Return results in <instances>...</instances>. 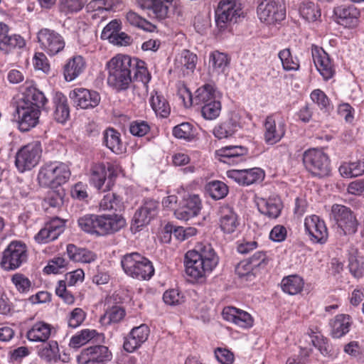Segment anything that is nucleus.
<instances>
[{"instance_id": "obj_11", "label": "nucleus", "mask_w": 364, "mask_h": 364, "mask_svg": "<svg viewBox=\"0 0 364 364\" xmlns=\"http://www.w3.org/2000/svg\"><path fill=\"white\" fill-rule=\"evenodd\" d=\"M304 231L313 244H325L328 238V231L325 221L316 215H307L304 218Z\"/></svg>"}, {"instance_id": "obj_51", "label": "nucleus", "mask_w": 364, "mask_h": 364, "mask_svg": "<svg viewBox=\"0 0 364 364\" xmlns=\"http://www.w3.org/2000/svg\"><path fill=\"white\" fill-rule=\"evenodd\" d=\"M203 117L208 120L217 119L221 112L220 99L211 101L210 103L200 107Z\"/></svg>"}, {"instance_id": "obj_34", "label": "nucleus", "mask_w": 364, "mask_h": 364, "mask_svg": "<svg viewBox=\"0 0 364 364\" xmlns=\"http://www.w3.org/2000/svg\"><path fill=\"white\" fill-rule=\"evenodd\" d=\"M259 211L269 218H277L282 209V203L278 198H261L257 202Z\"/></svg>"}, {"instance_id": "obj_57", "label": "nucleus", "mask_w": 364, "mask_h": 364, "mask_svg": "<svg viewBox=\"0 0 364 364\" xmlns=\"http://www.w3.org/2000/svg\"><path fill=\"white\" fill-rule=\"evenodd\" d=\"M177 60L181 64V69L184 68L188 71L193 72L196 68L197 56L189 50H185Z\"/></svg>"}, {"instance_id": "obj_55", "label": "nucleus", "mask_w": 364, "mask_h": 364, "mask_svg": "<svg viewBox=\"0 0 364 364\" xmlns=\"http://www.w3.org/2000/svg\"><path fill=\"white\" fill-rule=\"evenodd\" d=\"M253 267L249 260H243L237 265L235 272L240 278L252 281L255 277L252 272Z\"/></svg>"}, {"instance_id": "obj_48", "label": "nucleus", "mask_w": 364, "mask_h": 364, "mask_svg": "<svg viewBox=\"0 0 364 364\" xmlns=\"http://www.w3.org/2000/svg\"><path fill=\"white\" fill-rule=\"evenodd\" d=\"M205 190L209 196L215 200L225 198L228 193V186L220 181H213L208 183L205 186Z\"/></svg>"}, {"instance_id": "obj_18", "label": "nucleus", "mask_w": 364, "mask_h": 364, "mask_svg": "<svg viewBox=\"0 0 364 364\" xmlns=\"http://www.w3.org/2000/svg\"><path fill=\"white\" fill-rule=\"evenodd\" d=\"M113 166L104 164H94L90 169V183L97 190L109 191L112 185L111 176L113 173Z\"/></svg>"}, {"instance_id": "obj_24", "label": "nucleus", "mask_w": 364, "mask_h": 364, "mask_svg": "<svg viewBox=\"0 0 364 364\" xmlns=\"http://www.w3.org/2000/svg\"><path fill=\"white\" fill-rule=\"evenodd\" d=\"M159 204L153 199H146L141 206L135 212L133 217V225L139 229L149 223L158 213Z\"/></svg>"}, {"instance_id": "obj_49", "label": "nucleus", "mask_w": 364, "mask_h": 364, "mask_svg": "<svg viewBox=\"0 0 364 364\" xmlns=\"http://www.w3.org/2000/svg\"><path fill=\"white\" fill-rule=\"evenodd\" d=\"M299 14L307 21H315L321 16L318 6L311 1L303 2L301 4Z\"/></svg>"}, {"instance_id": "obj_47", "label": "nucleus", "mask_w": 364, "mask_h": 364, "mask_svg": "<svg viewBox=\"0 0 364 364\" xmlns=\"http://www.w3.org/2000/svg\"><path fill=\"white\" fill-rule=\"evenodd\" d=\"M283 69L286 71H296L300 68L299 60L293 56L289 48H284L278 53Z\"/></svg>"}, {"instance_id": "obj_15", "label": "nucleus", "mask_w": 364, "mask_h": 364, "mask_svg": "<svg viewBox=\"0 0 364 364\" xmlns=\"http://www.w3.org/2000/svg\"><path fill=\"white\" fill-rule=\"evenodd\" d=\"M16 113L20 131L26 132L37 125L41 110L28 102L19 100L16 105Z\"/></svg>"}, {"instance_id": "obj_21", "label": "nucleus", "mask_w": 364, "mask_h": 364, "mask_svg": "<svg viewBox=\"0 0 364 364\" xmlns=\"http://www.w3.org/2000/svg\"><path fill=\"white\" fill-rule=\"evenodd\" d=\"M202 208L201 199L197 194H188L183 197L180 208L175 215L179 220H188L197 216Z\"/></svg>"}, {"instance_id": "obj_44", "label": "nucleus", "mask_w": 364, "mask_h": 364, "mask_svg": "<svg viewBox=\"0 0 364 364\" xmlns=\"http://www.w3.org/2000/svg\"><path fill=\"white\" fill-rule=\"evenodd\" d=\"M151 107L157 116L165 118L171 112V107L163 95L157 91L151 94L150 98Z\"/></svg>"}, {"instance_id": "obj_29", "label": "nucleus", "mask_w": 364, "mask_h": 364, "mask_svg": "<svg viewBox=\"0 0 364 364\" xmlns=\"http://www.w3.org/2000/svg\"><path fill=\"white\" fill-rule=\"evenodd\" d=\"M173 0H137L139 6L149 10L155 18L162 20L168 16V4Z\"/></svg>"}, {"instance_id": "obj_13", "label": "nucleus", "mask_w": 364, "mask_h": 364, "mask_svg": "<svg viewBox=\"0 0 364 364\" xmlns=\"http://www.w3.org/2000/svg\"><path fill=\"white\" fill-rule=\"evenodd\" d=\"M241 14V4L237 0H221L215 10V23L220 29H225L228 24L236 21Z\"/></svg>"}, {"instance_id": "obj_3", "label": "nucleus", "mask_w": 364, "mask_h": 364, "mask_svg": "<svg viewBox=\"0 0 364 364\" xmlns=\"http://www.w3.org/2000/svg\"><path fill=\"white\" fill-rule=\"evenodd\" d=\"M132 58L118 54L107 63L108 85L117 91H124L129 87L132 77Z\"/></svg>"}, {"instance_id": "obj_59", "label": "nucleus", "mask_w": 364, "mask_h": 364, "mask_svg": "<svg viewBox=\"0 0 364 364\" xmlns=\"http://www.w3.org/2000/svg\"><path fill=\"white\" fill-rule=\"evenodd\" d=\"M86 318V313L81 308H75L68 317V326L76 328L80 326Z\"/></svg>"}, {"instance_id": "obj_28", "label": "nucleus", "mask_w": 364, "mask_h": 364, "mask_svg": "<svg viewBox=\"0 0 364 364\" xmlns=\"http://www.w3.org/2000/svg\"><path fill=\"white\" fill-rule=\"evenodd\" d=\"M219 215V225L224 233L231 234L237 230L240 220L232 208L228 205L220 207Z\"/></svg>"}, {"instance_id": "obj_43", "label": "nucleus", "mask_w": 364, "mask_h": 364, "mask_svg": "<svg viewBox=\"0 0 364 364\" xmlns=\"http://www.w3.org/2000/svg\"><path fill=\"white\" fill-rule=\"evenodd\" d=\"M304 279L297 274L285 277L281 282L282 291L290 295H296L300 293L304 288Z\"/></svg>"}, {"instance_id": "obj_8", "label": "nucleus", "mask_w": 364, "mask_h": 364, "mask_svg": "<svg viewBox=\"0 0 364 364\" xmlns=\"http://www.w3.org/2000/svg\"><path fill=\"white\" fill-rule=\"evenodd\" d=\"M41 152L42 146L38 141L22 146L16 154L15 165L18 171L23 173L34 168L39 162Z\"/></svg>"}, {"instance_id": "obj_7", "label": "nucleus", "mask_w": 364, "mask_h": 364, "mask_svg": "<svg viewBox=\"0 0 364 364\" xmlns=\"http://www.w3.org/2000/svg\"><path fill=\"white\" fill-rule=\"evenodd\" d=\"M28 259V250L25 243L20 241L11 242L2 252L1 267L6 271L19 268Z\"/></svg>"}, {"instance_id": "obj_63", "label": "nucleus", "mask_w": 364, "mask_h": 364, "mask_svg": "<svg viewBox=\"0 0 364 364\" xmlns=\"http://www.w3.org/2000/svg\"><path fill=\"white\" fill-rule=\"evenodd\" d=\"M125 316L124 309L119 306H114L109 309L105 314L104 318H107L108 323H118Z\"/></svg>"}, {"instance_id": "obj_40", "label": "nucleus", "mask_w": 364, "mask_h": 364, "mask_svg": "<svg viewBox=\"0 0 364 364\" xmlns=\"http://www.w3.org/2000/svg\"><path fill=\"white\" fill-rule=\"evenodd\" d=\"M230 58L228 54L214 50L209 54V65L217 74L224 73L228 69Z\"/></svg>"}, {"instance_id": "obj_12", "label": "nucleus", "mask_w": 364, "mask_h": 364, "mask_svg": "<svg viewBox=\"0 0 364 364\" xmlns=\"http://www.w3.org/2000/svg\"><path fill=\"white\" fill-rule=\"evenodd\" d=\"M40 48L50 56L61 52L65 46L63 37L54 30L42 28L37 34Z\"/></svg>"}, {"instance_id": "obj_45", "label": "nucleus", "mask_w": 364, "mask_h": 364, "mask_svg": "<svg viewBox=\"0 0 364 364\" xmlns=\"http://www.w3.org/2000/svg\"><path fill=\"white\" fill-rule=\"evenodd\" d=\"M97 332L94 329H82L72 336L70 340L69 346L73 348H79L87 344L97 336Z\"/></svg>"}, {"instance_id": "obj_42", "label": "nucleus", "mask_w": 364, "mask_h": 364, "mask_svg": "<svg viewBox=\"0 0 364 364\" xmlns=\"http://www.w3.org/2000/svg\"><path fill=\"white\" fill-rule=\"evenodd\" d=\"M103 143L112 152L119 154L123 152V144L120 134L113 128H108L103 132Z\"/></svg>"}, {"instance_id": "obj_36", "label": "nucleus", "mask_w": 364, "mask_h": 364, "mask_svg": "<svg viewBox=\"0 0 364 364\" xmlns=\"http://www.w3.org/2000/svg\"><path fill=\"white\" fill-rule=\"evenodd\" d=\"M85 62L80 55H75L66 63L63 74L66 81L70 82L76 79L85 70Z\"/></svg>"}, {"instance_id": "obj_33", "label": "nucleus", "mask_w": 364, "mask_h": 364, "mask_svg": "<svg viewBox=\"0 0 364 364\" xmlns=\"http://www.w3.org/2000/svg\"><path fill=\"white\" fill-rule=\"evenodd\" d=\"M24 90L23 97L20 101L28 102L38 109H41L47 102L44 94L33 86V82L26 81L24 84Z\"/></svg>"}, {"instance_id": "obj_38", "label": "nucleus", "mask_w": 364, "mask_h": 364, "mask_svg": "<svg viewBox=\"0 0 364 364\" xmlns=\"http://www.w3.org/2000/svg\"><path fill=\"white\" fill-rule=\"evenodd\" d=\"M67 254L71 260L77 262L91 263L97 259L96 254L92 251L77 247L73 244L67 245Z\"/></svg>"}, {"instance_id": "obj_6", "label": "nucleus", "mask_w": 364, "mask_h": 364, "mask_svg": "<svg viewBox=\"0 0 364 364\" xmlns=\"http://www.w3.org/2000/svg\"><path fill=\"white\" fill-rule=\"evenodd\" d=\"M302 161L306 170L314 177L321 178L331 173V160L321 149L306 150L302 155Z\"/></svg>"}, {"instance_id": "obj_50", "label": "nucleus", "mask_w": 364, "mask_h": 364, "mask_svg": "<svg viewBox=\"0 0 364 364\" xmlns=\"http://www.w3.org/2000/svg\"><path fill=\"white\" fill-rule=\"evenodd\" d=\"M172 133L176 138L186 141H191L196 137V130L188 122H183L174 127Z\"/></svg>"}, {"instance_id": "obj_62", "label": "nucleus", "mask_w": 364, "mask_h": 364, "mask_svg": "<svg viewBox=\"0 0 364 364\" xmlns=\"http://www.w3.org/2000/svg\"><path fill=\"white\" fill-rule=\"evenodd\" d=\"M63 203V195L59 191H50L43 200V206L46 208H58Z\"/></svg>"}, {"instance_id": "obj_22", "label": "nucleus", "mask_w": 364, "mask_h": 364, "mask_svg": "<svg viewBox=\"0 0 364 364\" xmlns=\"http://www.w3.org/2000/svg\"><path fill=\"white\" fill-rule=\"evenodd\" d=\"M70 97L75 105L81 109L94 108L99 105L101 99L97 92L82 87L72 90Z\"/></svg>"}, {"instance_id": "obj_64", "label": "nucleus", "mask_w": 364, "mask_h": 364, "mask_svg": "<svg viewBox=\"0 0 364 364\" xmlns=\"http://www.w3.org/2000/svg\"><path fill=\"white\" fill-rule=\"evenodd\" d=\"M120 21L117 19L111 21L102 30L101 38L111 41L115 35L119 31Z\"/></svg>"}, {"instance_id": "obj_2", "label": "nucleus", "mask_w": 364, "mask_h": 364, "mask_svg": "<svg viewBox=\"0 0 364 364\" xmlns=\"http://www.w3.org/2000/svg\"><path fill=\"white\" fill-rule=\"evenodd\" d=\"M77 224L82 231L103 237L119 231L126 225V220L117 214H87L77 220Z\"/></svg>"}, {"instance_id": "obj_37", "label": "nucleus", "mask_w": 364, "mask_h": 364, "mask_svg": "<svg viewBox=\"0 0 364 364\" xmlns=\"http://www.w3.org/2000/svg\"><path fill=\"white\" fill-rule=\"evenodd\" d=\"M53 104L55 119L59 123H65L70 116V108L66 96L61 92H56L53 98Z\"/></svg>"}, {"instance_id": "obj_17", "label": "nucleus", "mask_w": 364, "mask_h": 364, "mask_svg": "<svg viewBox=\"0 0 364 364\" xmlns=\"http://www.w3.org/2000/svg\"><path fill=\"white\" fill-rule=\"evenodd\" d=\"M112 353L105 346L85 348L77 357L78 364H104L112 359Z\"/></svg>"}, {"instance_id": "obj_14", "label": "nucleus", "mask_w": 364, "mask_h": 364, "mask_svg": "<svg viewBox=\"0 0 364 364\" xmlns=\"http://www.w3.org/2000/svg\"><path fill=\"white\" fill-rule=\"evenodd\" d=\"M184 93L188 98V103L184 102L186 107L192 105H198L202 107L206 103H210L211 101L217 100L221 98L220 92L217 90L213 84L206 83L200 87L195 92V95L193 97L191 92L186 88L184 89ZM181 95V98L185 101L184 95Z\"/></svg>"}, {"instance_id": "obj_54", "label": "nucleus", "mask_w": 364, "mask_h": 364, "mask_svg": "<svg viewBox=\"0 0 364 364\" xmlns=\"http://www.w3.org/2000/svg\"><path fill=\"white\" fill-rule=\"evenodd\" d=\"M310 97L312 101L316 103L321 110L328 112L333 109L330 100L322 90L319 89L313 90Z\"/></svg>"}, {"instance_id": "obj_25", "label": "nucleus", "mask_w": 364, "mask_h": 364, "mask_svg": "<svg viewBox=\"0 0 364 364\" xmlns=\"http://www.w3.org/2000/svg\"><path fill=\"white\" fill-rule=\"evenodd\" d=\"M65 230V221L55 218L47 223L36 235L35 240L38 243H48L56 240Z\"/></svg>"}, {"instance_id": "obj_35", "label": "nucleus", "mask_w": 364, "mask_h": 364, "mask_svg": "<svg viewBox=\"0 0 364 364\" xmlns=\"http://www.w3.org/2000/svg\"><path fill=\"white\" fill-rule=\"evenodd\" d=\"M132 73H134V82H141L144 91L147 92L149 88L148 85L151 79V76L146 67L145 62L136 58H132Z\"/></svg>"}, {"instance_id": "obj_27", "label": "nucleus", "mask_w": 364, "mask_h": 364, "mask_svg": "<svg viewBox=\"0 0 364 364\" xmlns=\"http://www.w3.org/2000/svg\"><path fill=\"white\" fill-rule=\"evenodd\" d=\"M26 45L25 40L19 35H9V27L0 22V50L9 53L15 48H21Z\"/></svg>"}, {"instance_id": "obj_16", "label": "nucleus", "mask_w": 364, "mask_h": 364, "mask_svg": "<svg viewBox=\"0 0 364 364\" xmlns=\"http://www.w3.org/2000/svg\"><path fill=\"white\" fill-rule=\"evenodd\" d=\"M264 140L268 145H274L284 136L286 124L275 114L266 117L264 124Z\"/></svg>"}, {"instance_id": "obj_32", "label": "nucleus", "mask_w": 364, "mask_h": 364, "mask_svg": "<svg viewBox=\"0 0 364 364\" xmlns=\"http://www.w3.org/2000/svg\"><path fill=\"white\" fill-rule=\"evenodd\" d=\"M353 321L349 315L338 314L329 322L331 336L334 338H341L350 329Z\"/></svg>"}, {"instance_id": "obj_41", "label": "nucleus", "mask_w": 364, "mask_h": 364, "mask_svg": "<svg viewBox=\"0 0 364 364\" xmlns=\"http://www.w3.org/2000/svg\"><path fill=\"white\" fill-rule=\"evenodd\" d=\"M240 128V124L231 118L217 124L213 130V134L219 139H225L232 136Z\"/></svg>"}, {"instance_id": "obj_31", "label": "nucleus", "mask_w": 364, "mask_h": 364, "mask_svg": "<svg viewBox=\"0 0 364 364\" xmlns=\"http://www.w3.org/2000/svg\"><path fill=\"white\" fill-rule=\"evenodd\" d=\"M247 149L242 146H227L217 151L220 160L229 164H237L243 160Z\"/></svg>"}, {"instance_id": "obj_1", "label": "nucleus", "mask_w": 364, "mask_h": 364, "mask_svg": "<svg viewBox=\"0 0 364 364\" xmlns=\"http://www.w3.org/2000/svg\"><path fill=\"white\" fill-rule=\"evenodd\" d=\"M219 257L212 245L200 243L185 255L186 274L194 279L205 278L217 267Z\"/></svg>"}, {"instance_id": "obj_58", "label": "nucleus", "mask_w": 364, "mask_h": 364, "mask_svg": "<svg viewBox=\"0 0 364 364\" xmlns=\"http://www.w3.org/2000/svg\"><path fill=\"white\" fill-rule=\"evenodd\" d=\"M87 0H60V11L65 14L75 13L80 11Z\"/></svg>"}, {"instance_id": "obj_53", "label": "nucleus", "mask_w": 364, "mask_h": 364, "mask_svg": "<svg viewBox=\"0 0 364 364\" xmlns=\"http://www.w3.org/2000/svg\"><path fill=\"white\" fill-rule=\"evenodd\" d=\"M122 207V200L114 193H109L104 196L100 203V208L102 210H119Z\"/></svg>"}, {"instance_id": "obj_60", "label": "nucleus", "mask_w": 364, "mask_h": 364, "mask_svg": "<svg viewBox=\"0 0 364 364\" xmlns=\"http://www.w3.org/2000/svg\"><path fill=\"white\" fill-rule=\"evenodd\" d=\"M66 260L61 257H54L49 261L47 266L44 267V272L46 274H58L62 272L67 265Z\"/></svg>"}, {"instance_id": "obj_19", "label": "nucleus", "mask_w": 364, "mask_h": 364, "mask_svg": "<svg viewBox=\"0 0 364 364\" xmlns=\"http://www.w3.org/2000/svg\"><path fill=\"white\" fill-rule=\"evenodd\" d=\"M227 176L241 186H250L262 181L264 172L259 168L232 169L227 171Z\"/></svg>"}, {"instance_id": "obj_9", "label": "nucleus", "mask_w": 364, "mask_h": 364, "mask_svg": "<svg viewBox=\"0 0 364 364\" xmlns=\"http://www.w3.org/2000/svg\"><path fill=\"white\" fill-rule=\"evenodd\" d=\"M331 215L338 225L340 235H350L356 232L358 223L349 208L334 204L331 207Z\"/></svg>"}, {"instance_id": "obj_39", "label": "nucleus", "mask_w": 364, "mask_h": 364, "mask_svg": "<svg viewBox=\"0 0 364 364\" xmlns=\"http://www.w3.org/2000/svg\"><path fill=\"white\" fill-rule=\"evenodd\" d=\"M51 333V326L45 322H37L27 331V338L32 342H46Z\"/></svg>"}, {"instance_id": "obj_26", "label": "nucleus", "mask_w": 364, "mask_h": 364, "mask_svg": "<svg viewBox=\"0 0 364 364\" xmlns=\"http://www.w3.org/2000/svg\"><path fill=\"white\" fill-rule=\"evenodd\" d=\"M222 316L225 321L242 328H250L254 324V319L249 313L233 306L225 307Z\"/></svg>"}, {"instance_id": "obj_20", "label": "nucleus", "mask_w": 364, "mask_h": 364, "mask_svg": "<svg viewBox=\"0 0 364 364\" xmlns=\"http://www.w3.org/2000/svg\"><path fill=\"white\" fill-rule=\"evenodd\" d=\"M311 55L314 65L323 80L332 78L335 74V68L328 53L322 48L313 46Z\"/></svg>"}, {"instance_id": "obj_52", "label": "nucleus", "mask_w": 364, "mask_h": 364, "mask_svg": "<svg viewBox=\"0 0 364 364\" xmlns=\"http://www.w3.org/2000/svg\"><path fill=\"white\" fill-rule=\"evenodd\" d=\"M127 21L132 26L141 28L146 31H154L155 26L139 16L134 11H129L126 15Z\"/></svg>"}, {"instance_id": "obj_61", "label": "nucleus", "mask_w": 364, "mask_h": 364, "mask_svg": "<svg viewBox=\"0 0 364 364\" xmlns=\"http://www.w3.org/2000/svg\"><path fill=\"white\" fill-rule=\"evenodd\" d=\"M163 299L166 304L170 306H176L184 302V296L178 289H174L165 291Z\"/></svg>"}, {"instance_id": "obj_4", "label": "nucleus", "mask_w": 364, "mask_h": 364, "mask_svg": "<svg viewBox=\"0 0 364 364\" xmlns=\"http://www.w3.org/2000/svg\"><path fill=\"white\" fill-rule=\"evenodd\" d=\"M120 263L124 272L133 279L149 280L154 274L151 262L139 252L125 254L122 256Z\"/></svg>"}, {"instance_id": "obj_56", "label": "nucleus", "mask_w": 364, "mask_h": 364, "mask_svg": "<svg viewBox=\"0 0 364 364\" xmlns=\"http://www.w3.org/2000/svg\"><path fill=\"white\" fill-rule=\"evenodd\" d=\"M11 282L17 291L22 294H26L31 287V282L23 274L16 273L11 277Z\"/></svg>"}, {"instance_id": "obj_23", "label": "nucleus", "mask_w": 364, "mask_h": 364, "mask_svg": "<svg viewBox=\"0 0 364 364\" xmlns=\"http://www.w3.org/2000/svg\"><path fill=\"white\" fill-rule=\"evenodd\" d=\"M150 330L147 325L141 324L134 327L124 337L123 348L125 351L132 353L147 341Z\"/></svg>"}, {"instance_id": "obj_30", "label": "nucleus", "mask_w": 364, "mask_h": 364, "mask_svg": "<svg viewBox=\"0 0 364 364\" xmlns=\"http://www.w3.org/2000/svg\"><path fill=\"white\" fill-rule=\"evenodd\" d=\"M334 12L341 25L348 28L358 25L360 11L354 6H340L335 9Z\"/></svg>"}, {"instance_id": "obj_5", "label": "nucleus", "mask_w": 364, "mask_h": 364, "mask_svg": "<svg viewBox=\"0 0 364 364\" xmlns=\"http://www.w3.org/2000/svg\"><path fill=\"white\" fill-rule=\"evenodd\" d=\"M71 172L65 163L53 161L42 166L38 174L39 184L43 187L57 188L65 183L70 178Z\"/></svg>"}, {"instance_id": "obj_46", "label": "nucleus", "mask_w": 364, "mask_h": 364, "mask_svg": "<svg viewBox=\"0 0 364 364\" xmlns=\"http://www.w3.org/2000/svg\"><path fill=\"white\" fill-rule=\"evenodd\" d=\"M339 172L343 177L353 178L364 173V161L343 163L339 167Z\"/></svg>"}, {"instance_id": "obj_10", "label": "nucleus", "mask_w": 364, "mask_h": 364, "mask_svg": "<svg viewBox=\"0 0 364 364\" xmlns=\"http://www.w3.org/2000/svg\"><path fill=\"white\" fill-rule=\"evenodd\" d=\"M259 20L267 24H274L286 17L283 0H262L257 6Z\"/></svg>"}]
</instances>
